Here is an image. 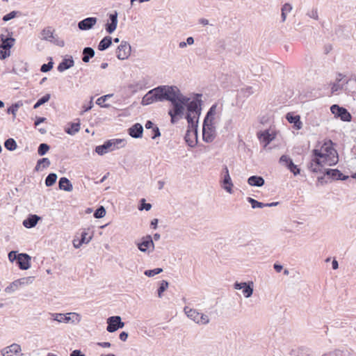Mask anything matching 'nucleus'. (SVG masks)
Returning a JSON list of instances; mask_svg holds the SVG:
<instances>
[{
	"label": "nucleus",
	"instance_id": "35",
	"mask_svg": "<svg viewBox=\"0 0 356 356\" xmlns=\"http://www.w3.org/2000/svg\"><path fill=\"white\" fill-rule=\"evenodd\" d=\"M50 165V161L47 158H42L39 159L37 162V164L35 167V171H40L43 168H48Z\"/></svg>",
	"mask_w": 356,
	"mask_h": 356
},
{
	"label": "nucleus",
	"instance_id": "11",
	"mask_svg": "<svg viewBox=\"0 0 356 356\" xmlns=\"http://www.w3.org/2000/svg\"><path fill=\"white\" fill-rule=\"evenodd\" d=\"M131 54V45L126 41H122L116 50V56L120 60H125Z\"/></svg>",
	"mask_w": 356,
	"mask_h": 356
},
{
	"label": "nucleus",
	"instance_id": "60",
	"mask_svg": "<svg viewBox=\"0 0 356 356\" xmlns=\"http://www.w3.org/2000/svg\"><path fill=\"white\" fill-rule=\"evenodd\" d=\"M18 108L19 106L17 104L12 105L10 107L8 108V113H11L14 116H15Z\"/></svg>",
	"mask_w": 356,
	"mask_h": 356
},
{
	"label": "nucleus",
	"instance_id": "51",
	"mask_svg": "<svg viewBox=\"0 0 356 356\" xmlns=\"http://www.w3.org/2000/svg\"><path fill=\"white\" fill-rule=\"evenodd\" d=\"M52 67H53V63L49 62L47 64H43L41 66L40 70L42 72H47L50 71L52 69Z\"/></svg>",
	"mask_w": 356,
	"mask_h": 356
},
{
	"label": "nucleus",
	"instance_id": "13",
	"mask_svg": "<svg viewBox=\"0 0 356 356\" xmlns=\"http://www.w3.org/2000/svg\"><path fill=\"white\" fill-rule=\"evenodd\" d=\"M203 139L207 143H211L215 138V127L211 124H203Z\"/></svg>",
	"mask_w": 356,
	"mask_h": 356
},
{
	"label": "nucleus",
	"instance_id": "26",
	"mask_svg": "<svg viewBox=\"0 0 356 356\" xmlns=\"http://www.w3.org/2000/svg\"><path fill=\"white\" fill-rule=\"evenodd\" d=\"M248 184L251 186L261 187L264 185V179L261 176L252 175L248 179Z\"/></svg>",
	"mask_w": 356,
	"mask_h": 356
},
{
	"label": "nucleus",
	"instance_id": "7",
	"mask_svg": "<svg viewBox=\"0 0 356 356\" xmlns=\"http://www.w3.org/2000/svg\"><path fill=\"white\" fill-rule=\"evenodd\" d=\"M106 323L108 324L106 330L111 333L124 326V323L122 321V318L120 316L108 317L106 320Z\"/></svg>",
	"mask_w": 356,
	"mask_h": 356
},
{
	"label": "nucleus",
	"instance_id": "53",
	"mask_svg": "<svg viewBox=\"0 0 356 356\" xmlns=\"http://www.w3.org/2000/svg\"><path fill=\"white\" fill-rule=\"evenodd\" d=\"M87 235L88 234L85 232L81 234V238L80 239L81 243L87 244L90 241V240L92 239V236H90L87 237Z\"/></svg>",
	"mask_w": 356,
	"mask_h": 356
},
{
	"label": "nucleus",
	"instance_id": "58",
	"mask_svg": "<svg viewBox=\"0 0 356 356\" xmlns=\"http://www.w3.org/2000/svg\"><path fill=\"white\" fill-rule=\"evenodd\" d=\"M292 161V160L288 157L286 155H282L280 159V162L284 163L286 166L289 165V162Z\"/></svg>",
	"mask_w": 356,
	"mask_h": 356
},
{
	"label": "nucleus",
	"instance_id": "32",
	"mask_svg": "<svg viewBox=\"0 0 356 356\" xmlns=\"http://www.w3.org/2000/svg\"><path fill=\"white\" fill-rule=\"evenodd\" d=\"M40 38L43 40L52 42L54 37L51 29L50 27L44 29L40 33Z\"/></svg>",
	"mask_w": 356,
	"mask_h": 356
},
{
	"label": "nucleus",
	"instance_id": "23",
	"mask_svg": "<svg viewBox=\"0 0 356 356\" xmlns=\"http://www.w3.org/2000/svg\"><path fill=\"white\" fill-rule=\"evenodd\" d=\"M286 119L289 123L293 124L294 127L299 130L302 127V123L300 121V117L298 115H294L291 113H288L286 115Z\"/></svg>",
	"mask_w": 356,
	"mask_h": 356
},
{
	"label": "nucleus",
	"instance_id": "12",
	"mask_svg": "<svg viewBox=\"0 0 356 356\" xmlns=\"http://www.w3.org/2000/svg\"><path fill=\"white\" fill-rule=\"evenodd\" d=\"M33 281V278L31 277H24L17 280H15L12 283L9 284L6 289L5 292L7 293H11L19 289L21 285L28 284L31 283Z\"/></svg>",
	"mask_w": 356,
	"mask_h": 356
},
{
	"label": "nucleus",
	"instance_id": "46",
	"mask_svg": "<svg viewBox=\"0 0 356 356\" xmlns=\"http://www.w3.org/2000/svg\"><path fill=\"white\" fill-rule=\"evenodd\" d=\"M128 88L132 91V92L135 93L138 90L143 89V86L140 82L131 83L128 86Z\"/></svg>",
	"mask_w": 356,
	"mask_h": 356
},
{
	"label": "nucleus",
	"instance_id": "38",
	"mask_svg": "<svg viewBox=\"0 0 356 356\" xmlns=\"http://www.w3.org/2000/svg\"><path fill=\"white\" fill-rule=\"evenodd\" d=\"M57 179V175L55 173H50L45 179V184L47 186H53Z\"/></svg>",
	"mask_w": 356,
	"mask_h": 356
},
{
	"label": "nucleus",
	"instance_id": "19",
	"mask_svg": "<svg viewBox=\"0 0 356 356\" xmlns=\"http://www.w3.org/2000/svg\"><path fill=\"white\" fill-rule=\"evenodd\" d=\"M109 21L106 24L105 29L107 33H112L115 31L118 25V13L116 11L110 14Z\"/></svg>",
	"mask_w": 356,
	"mask_h": 356
},
{
	"label": "nucleus",
	"instance_id": "8",
	"mask_svg": "<svg viewBox=\"0 0 356 356\" xmlns=\"http://www.w3.org/2000/svg\"><path fill=\"white\" fill-rule=\"evenodd\" d=\"M330 110L335 117L340 118L344 122H350L352 120L350 113L343 107L334 104L330 107Z\"/></svg>",
	"mask_w": 356,
	"mask_h": 356
},
{
	"label": "nucleus",
	"instance_id": "56",
	"mask_svg": "<svg viewBox=\"0 0 356 356\" xmlns=\"http://www.w3.org/2000/svg\"><path fill=\"white\" fill-rule=\"evenodd\" d=\"M307 15L310 18H313L314 19H318V11L317 9H312V10L309 11L307 13Z\"/></svg>",
	"mask_w": 356,
	"mask_h": 356
},
{
	"label": "nucleus",
	"instance_id": "16",
	"mask_svg": "<svg viewBox=\"0 0 356 356\" xmlns=\"http://www.w3.org/2000/svg\"><path fill=\"white\" fill-rule=\"evenodd\" d=\"M184 138L190 147H194L197 143V127L193 129L188 127Z\"/></svg>",
	"mask_w": 356,
	"mask_h": 356
},
{
	"label": "nucleus",
	"instance_id": "54",
	"mask_svg": "<svg viewBox=\"0 0 356 356\" xmlns=\"http://www.w3.org/2000/svg\"><path fill=\"white\" fill-rule=\"evenodd\" d=\"M72 318V323H79L81 321V316L76 313H67Z\"/></svg>",
	"mask_w": 356,
	"mask_h": 356
},
{
	"label": "nucleus",
	"instance_id": "34",
	"mask_svg": "<svg viewBox=\"0 0 356 356\" xmlns=\"http://www.w3.org/2000/svg\"><path fill=\"white\" fill-rule=\"evenodd\" d=\"M95 56V51L91 47H85L83 50L82 60L84 63H88L90 59Z\"/></svg>",
	"mask_w": 356,
	"mask_h": 356
},
{
	"label": "nucleus",
	"instance_id": "25",
	"mask_svg": "<svg viewBox=\"0 0 356 356\" xmlns=\"http://www.w3.org/2000/svg\"><path fill=\"white\" fill-rule=\"evenodd\" d=\"M217 104H215L211 106L207 112L203 124H211L214 125L215 115H216Z\"/></svg>",
	"mask_w": 356,
	"mask_h": 356
},
{
	"label": "nucleus",
	"instance_id": "3",
	"mask_svg": "<svg viewBox=\"0 0 356 356\" xmlns=\"http://www.w3.org/2000/svg\"><path fill=\"white\" fill-rule=\"evenodd\" d=\"M197 98L192 101H188V102L185 104V107L187 108L188 113L186 115V119L187 120L188 127L191 128L197 127L198 118L201 115V103L202 100L199 99L201 97V95H197Z\"/></svg>",
	"mask_w": 356,
	"mask_h": 356
},
{
	"label": "nucleus",
	"instance_id": "55",
	"mask_svg": "<svg viewBox=\"0 0 356 356\" xmlns=\"http://www.w3.org/2000/svg\"><path fill=\"white\" fill-rule=\"evenodd\" d=\"M10 51L4 50L2 49H0V59L4 60L7 57L10 56Z\"/></svg>",
	"mask_w": 356,
	"mask_h": 356
},
{
	"label": "nucleus",
	"instance_id": "40",
	"mask_svg": "<svg viewBox=\"0 0 356 356\" xmlns=\"http://www.w3.org/2000/svg\"><path fill=\"white\" fill-rule=\"evenodd\" d=\"M51 95L50 94H46L42 97L39 99L38 102L35 104L33 106L34 108H38L41 105L44 104V103L47 102L50 99Z\"/></svg>",
	"mask_w": 356,
	"mask_h": 356
},
{
	"label": "nucleus",
	"instance_id": "47",
	"mask_svg": "<svg viewBox=\"0 0 356 356\" xmlns=\"http://www.w3.org/2000/svg\"><path fill=\"white\" fill-rule=\"evenodd\" d=\"M286 167L294 175L300 174V169L296 165L293 163V161H290L289 165H288Z\"/></svg>",
	"mask_w": 356,
	"mask_h": 356
},
{
	"label": "nucleus",
	"instance_id": "41",
	"mask_svg": "<svg viewBox=\"0 0 356 356\" xmlns=\"http://www.w3.org/2000/svg\"><path fill=\"white\" fill-rule=\"evenodd\" d=\"M80 129V124L79 123H72L71 124V127L66 130V132L70 135H74L77 133Z\"/></svg>",
	"mask_w": 356,
	"mask_h": 356
},
{
	"label": "nucleus",
	"instance_id": "39",
	"mask_svg": "<svg viewBox=\"0 0 356 356\" xmlns=\"http://www.w3.org/2000/svg\"><path fill=\"white\" fill-rule=\"evenodd\" d=\"M247 200L249 203H250L252 209L256 208H264L265 207V204L258 202L257 200L252 198V197H248Z\"/></svg>",
	"mask_w": 356,
	"mask_h": 356
},
{
	"label": "nucleus",
	"instance_id": "17",
	"mask_svg": "<svg viewBox=\"0 0 356 356\" xmlns=\"http://www.w3.org/2000/svg\"><path fill=\"white\" fill-rule=\"evenodd\" d=\"M21 346L17 343H13L12 345L3 348L1 351L2 356H15L21 352Z\"/></svg>",
	"mask_w": 356,
	"mask_h": 356
},
{
	"label": "nucleus",
	"instance_id": "36",
	"mask_svg": "<svg viewBox=\"0 0 356 356\" xmlns=\"http://www.w3.org/2000/svg\"><path fill=\"white\" fill-rule=\"evenodd\" d=\"M292 10V6L290 3H285L282 6L281 9L282 21L284 22L286 18V13H290Z\"/></svg>",
	"mask_w": 356,
	"mask_h": 356
},
{
	"label": "nucleus",
	"instance_id": "1",
	"mask_svg": "<svg viewBox=\"0 0 356 356\" xmlns=\"http://www.w3.org/2000/svg\"><path fill=\"white\" fill-rule=\"evenodd\" d=\"M161 102L168 101L171 102L172 108L169 110L168 115L171 118V122L175 123L178 118H182L185 104L189 101V97L184 95L179 88L176 86H159Z\"/></svg>",
	"mask_w": 356,
	"mask_h": 356
},
{
	"label": "nucleus",
	"instance_id": "59",
	"mask_svg": "<svg viewBox=\"0 0 356 356\" xmlns=\"http://www.w3.org/2000/svg\"><path fill=\"white\" fill-rule=\"evenodd\" d=\"M152 139H155L156 137H159L161 136L159 129L157 127H154L152 129Z\"/></svg>",
	"mask_w": 356,
	"mask_h": 356
},
{
	"label": "nucleus",
	"instance_id": "14",
	"mask_svg": "<svg viewBox=\"0 0 356 356\" xmlns=\"http://www.w3.org/2000/svg\"><path fill=\"white\" fill-rule=\"evenodd\" d=\"M325 165L327 164L323 163V159L314 156L309 163L308 168L313 172H322Z\"/></svg>",
	"mask_w": 356,
	"mask_h": 356
},
{
	"label": "nucleus",
	"instance_id": "63",
	"mask_svg": "<svg viewBox=\"0 0 356 356\" xmlns=\"http://www.w3.org/2000/svg\"><path fill=\"white\" fill-rule=\"evenodd\" d=\"M82 244H83V243H81V240H78V239L73 240V245L75 248H79Z\"/></svg>",
	"mask_w": 356,
	"mask_h": 356
},
{
	"label": "nucleus",
	"instance_id": "29",
	"mask_svg": "<svg viewBox=\"0 0 356 356\" xmlns=\"http://www.w3.org/2000/svg\"><path fill=\"white\" fill-rule=\"evenodd\" d=\"M114 148H111V143L106 141L103 145L97 146L95 148V152L99 155H104V154L108 152L109 151L113 150Z\"/></svg>",
	"mask_w": 356,
	"mask_h": 356
},
{
	"label": "nucleus",
	"instance_id": "22",
	"mask_svg": "<svg viewBox=\"0 0 356 356\" xmlns=\"http://www.w3.org/2000/svg\"><path fill=\"white\" fill-rule=\"evenodd\" d=\"M129 134L134 138H139L142 137L143 127L139 123L134 124L129 129Z\"/></svg>",
	"mask_w": 356,
	"mask_h": 356
},
{
	"label": "nucleus",
	"instance_id": "44",
	"mask_svg": "<svg viewBox=\"0 0 356 356\" xmlns=\"http://www.w3.org/2000/svg\"><path fill=\"white\" fill-rule=\"evenodd\" d=\"M49 149V146L46 143H41L38 149V153L40 156L44 155Z\"/></svg>",
	"mask_w": 356,
	"mask_h": 356
},
{
	"label": "nucleus",
	"instance_id": "31",
	"mask_svg": "<svg viewBox=\"0 0 356 356\" xmlns=\"http://www.w3.org/2000/svg\"><path fill=\"white\" fill-rule=\"evenodd\" d=\"M74 62L72 58L67 59L65 58L58 65L57 69L59 72H62L74 66Z\"/></svg>",
	"mask_w": 356,
	"mask_h": 356
},
{
	"label": "nucleus",
	"instance_id": "27",
	"mask_svg": "<svg viewBox=\"0 0 356 356\" xmlns=\"http://www.w3.org/2000/svg\"><path fill=\"white\" fill-rule=\"evenodd\" d=\"M40 219V217L35 214L29 215V217L23 221V225L26 228L34 227Z\"/></svg>",
	"mask_w": 356,
	"mask_h": 356
},
{
	"label": "nucleus",
	"instance_id": "49",
	"mask_svg": "<svg viewBox=\"0 0 356 356\" xmlns=\"http://www.w3.org/2000/svg\"><path fill=\"white\" fill-rule=\"evenodd\" d=\"M18 13H19L18 11H12V12H10V13H8V14H7V15H4V16L3 17V20L4 22H8V21H9V20H10V19H14L15 17H17V15Z\"/></svg>",
	"mask_w": 356,
	"mask_h": 356
},
{
	"label": "nucleus",
	"instance_id": "9",
	"mask_svg": "<svg viewBox=\"0 0 356 356\" xmlns=\"http://www.w3.org/2000/svg\"><path fill=\"white\" fill-rule=\"evenodd\" d=\"M234 288L236 290H242L243 296L248 298L252 296L254 291V283L250 281L248 282H238L234 284Z\"/></svg>",
	"mask_w": 356,
	"mask_h": 356
},
{
	"label": "nucleus",
	"instance_id": "33",
	"mask_svg": "<svg viewBox=\"0 0 356 356\" xmlns=\"http://www.w3.org/2000/svg\"><path fill=\"white\" fill-rule=\"evenodd\" d=\"M112 44V38L110 36L104 37L98 44L99 51H104L108 49Z\"/></svg>",
	"mask_w": 356,
	"mask_h": 356
},
{
	"label": "nucleus",
	"instance_id": "42",
	"mask_svg": "<svg viewBox=\"0 0 356 356\" xmlns=\"http://www.w3.org/2000/svg\"><path fill=\"white\" fill-rule=\"evenodd\" d=\"M106 215V209L103 206L98 207L94 213V217L95 218H102Z\"/></svg>",
	"mask_w": 356,
	"mask_h": 356
},
{
	"label": "nucleus",
	"instance_id": "52",
	"mask_svg": "<svg viewBox=\"0 0 356 356\" xmlns=\"http://www.w3.org/2000/svg\"><path fill=\"white\" fill-rule=\"evenodd\" d=\"M141 202H142V204L139 207V210L142 211V210L145 209L146 211H149V210L151 209V208H152V204H151L145 203V199H142Z\"/></svg>",
	"mask_w": 356,
	"mask_h": 356
},
{
	"label": "nucleus",
	"instance_id": "20",
	"mask_svg": "<svg viewBox=\"0 0 356 356\" xmlns=\"http://www.w3.org/2000/svg\"><path fill=\"white\" fill-rule=\"evenodd\" d=\"M31 257L26 253H21L17 255V264L22 270H27L30 268Z\"/></svg>",
	"mask_w": 356,
	"mask_h": 356
},
{
	"label": "nucleus",
	"instance_id": "37",
	"mask_svg": "<svg viewBox=\"0 0 356 356\" xmlns=\"http://www.w3.org/2000/svg\"><path fill=\"white\" fill-rule=\"evenodd\" d=\"M5 147L10 151L16 149L17 145L15 140L13 138H8L4 143Z\"/></svg>",
	"mask_w": 356,
	"mask_h": 356
},
{
	"label": "nucleus",
	"instance_id": "62",
	"mask_svg": "<svg viewBox=\"0 0 356 356\" xmlns=\"http://www.w3.org/2000/svg\"><path fill=\"white\" fill-rule=\"evenodd\" d=\"M128 333L126 332H122L120 335H119V338L120 340H122V341H126L127 338H128Z\"/></svg>",
	"mask_w": 356,
	"mask_h": 356
},
{
	"label": "nucleus",
	"instance_id": "43",
	"mask_svg": "<svg viewBox=\"0 0 356 356\" xmlns=\"http://www.w3.org/2000/svg\"><path fill=\"white\" fill-rule=\"evenodd\" d=\"M163 272V269L161 268H154L152 270H146L144 274L147 277H153Z\"/></svg>",
	"mask_w": 356,
	"mask_h": 356
},
{
	"label": "nucleus",
	"instance_id": "18",
	"mask_svg": "<svg viewBox=\"0 0 356 356\" xmlns=\"http://www.w3.org/2000/svg\"><path fill=\"white\" fill-rule=\"evenodd\" d=\"M138 249L143 252H146L147 250L152 248V250L154 248V243L152 238L150 235H147L143 238V241L137 244Z\"/></svg>",
	"mask_w": 356,
	"mask_h": 356
},
{
	"label": "nucleus",
	"instance_id": "48",
	"mask_svg": "<svg viewBox=\"0 0 356 356\" xmlns=\"http://www.w3.org/2000/svg\"><path fill=\"white\" fill-rule=\"evenodd\" d=\"M108 141L111 143V147H113L114 149L118 147L119 145H124V140L122 139H114Z\"/></svg>",
	"mask_w": 356,
	"mask_h": 356
},
{
	"label": "nucleus",
	"instance_id": "57",
	"mask_svg": "<svg viewBox=\"0 0 356 356\" xmlns=\"http://www.w3.org/2000/svg\"><path fill=\"white\" fill-rule=\"evenodd\" d=\"M341 81V79H337V82L334 83L332 86V92L334 93L339 90L341 89V85L339 83V82Z\"/></svg>",
	"mask_w": 356,
	"mask_h": 356
},
{
	"label": "nucleus",
	"instance_id": "64",
	"mask_svg": "<svg viewBox=\"0 0 356 356\" xmlns=\"http://www.w3.org/2000/svg\"><path fill=\"white\" fill-rule=\"evenodd\" d=\"M70 356H86V355L84 354H82L79 350H75L71 353Z\"/></svg>",
	"mask_w": 356,
	"mask_h": 356
},
{
	"label": "nucleus",
	"instance_id": "61",
	"mask_svg": "<svg viewBox=\"0 0 356 356\" xmlns=\"http://www.w3.org/2000/svg\"><path fill=\"white\" fill-rule=\"evenodd\" d=\"M8 259L11 262H13L15 260H17V252L10 251L8 253Z\"/></svg>",
	"mask_w": 356,
	"mask_h": 356
},
{
	"label": "nucleus",
	"instance_id": "4",
	"mask_svg": "<svg viewBox=\"0 0 356 356\" xmlns=\"http://www.w3.org/2000/svg\"><path fill=\"white\" fill-rule=\"evenodd\" d=\"M332 143L331 140L325 142L322 146L323 150L325 152L322 153L318 149L313 150V155L323 159V163L328 165H335L338 161V154L337 151L332 147Z\"/></svg>",
	"mask_w": 356,
	"mask_h": 356
},
{
	"label": "nucleus",
	"instance_id": "24",
	"mask_svg": "<svg viewBox=\"0 0 356 356\" xmlns=\"http://www.w3.org/2000/svg\"><path fill=\"white\" fill-rule=\"evenodd\" d=\"M1 44H0V49L10 51V49L13 47L15 43V38L10 37V38H5V36L1 34Z\"/></svg>",
	"mask_w": 356,
	"mask_h": 356
},
{
	"label": "nucleus",
	"instance_id": "28",
	"mask_svg": "<svg viewBox=\"0 0 356 356\" xmlns=\"http://www.w3.org/2000/svg\"><path fill=\"white\" fill-rule=\"evenodd\" d=\"M258 137L262 143H264V147H266L267 145L274 139V136L270 134L268 130L259 134Z\"/></svg>",
	"mask_w": 356,
	"mask_h": 356
},
{
	"label": "nucleus",
	"instance_id": "50",
	"mask_svg": "<svg viewBox=\"0 0 356 356\" xmlns=\"http://www.w3.org/2000/svg\"><path fill=\"white\" fill-rule=\"evenodd\" d=\"M110 95H104V96H102V97H100L99 98L97 99V104L99 105L100 106L102 107H108L109 105L108 104H104V103L105 102V101L106 100V99L108 97H109Z\"/></svg>",
	"mask_w": 356,
	"mask_h": 356
},
{
	"label": "nucleus",
	"instance_id": "2",
	"mask_svg": "<svg viewBox=\"0 0 356 356\" xmlns=\"http://www.w3.org/2000/svg\"><path fill=\"white\" fill-rule=\"evenodd\" d=\"M161 102L168 101L171 102L172 108L169 110L168 115L171 118V122L175 123L178 118H182L185 104L189 101V97L184 95L179 88L176 86H159Z\"/></svg>",
	"mask_w": 356,
	"mask_h": 356
},
{
	"label": "nucleus",
	"instance_id": "15",
	"mask_svg": "<svg viewBox=\"0 0 356 356\" xmlns=\"http://www.w3.org/2000/svg\"><path fill=\"white\" fill-rule=\"evenodd\" d=\"M97 22V18L96 17H87L78 23V28L81 31H88L93 28Z\"/></svg>",
	"mask_w": 356,
	"mask_h": 356
},
{
	"label": "nucleus",
	"instance_id": "6",
	"mask_svg": "<svg viewBox=\"0 0 356 356\" xmlns=\"http://www.w3.org/2000/svg\"><path fill=\"white\" fill-rule=\"evenodd\" d=\"M155 102H161L159 86L148 91L143 97L141 104L147 106Z\"/></svg>",
	"mask_w": 356,
	"mask_h": 356
},
{
	"label": "nucleus",
	"instance_id": "45",
	"mask_svg": "<svg viewBox=\"0 0 356 356\" xmlns=\"http://www.w3.org/2000/svg\"><path fill=\"white\" fill-rule=\"evenodd\" d=\"M168 282L165 280H163L158 289V296L159 298L162 296L163 292H164L168 287Z\"/></svg>",
	"mask_w": 356,
	"mask_h": 356
},
{
	"label": "nucleus",
	"instance_id": "5",
	"mask_svg": "<svg viewBox=\"0 0 356 356\" xmlns=\"http://www.w3.org/2000/svg\"><path fill=\"white\" fill-rule=\"evenodd\" d=\"M184 311L188 318L197 324L207 325L209 323V318L207 315L200 313L195 309L185 307Z\"/></svg>",
	"mask_w": 356,
	"mask_h": 356
},
{
	"label": "nucleus",
	"instance_id": "21",
	"mask_svg": "<svg viewBox=\"0 0 356 356\" xmlns=\"http://www.w3.org/2000/svg\"><path fill=\"white\" fill-rule=\"evenodd\" d=\"M323 173L327 176H330L332 179L336 180H346L348 178V176L343 175L337 169H326Z\"/></svg>",
	"mask_w": 356,
	"mask_h": 356
},
{
	"label": "nucleus",
	"instance_id": "30",
	"mask_svg": "<svg viewBox=\"0 0 356 356\" xmlns=\"http://www.w3.org/2000/svg\"><path fill=\"white\" fill-rule=\"evenodd\" d=\"M59 188L65 191L70 192L73 190V186L70 180L66 177H61L59 180Z\"/></svg>",
	"mask_w": 356,
	"mask_h": 356
},
{
	"label": "nucleus",
	"instance_id": "10",
	"mask_svg": "<svg viewBox=\"0 0 356 356\" xmlns=\"http://www.w3.org/2000/svg\"><path fill=\"white\" fill-rule=\"evenodd\" d=\"M222 187L223 188L229 193L232 194L233 193L232 187L234 184L232 181L229 170L227 165H224L222 170Z\"/></svg>",
	"mask_w": 356,
	"mask_h": 356
}]
</instances>
